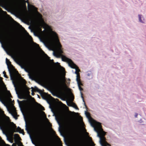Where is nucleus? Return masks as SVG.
Returning a JSON list of instances; mask_svg holds the SVG:
<instances>
[{
  "mask_svg": "<svg viewBox=\"0 0 146 146\" xmlns=\"http://www.w3.org/2000/svg\"><path fill=\"white\" fill-rule=\"evenodd\" d=\"M11 96L9 91L4 87L0 93V101L6 107L7 111L16 119H17V115L14 106L11 103Z\"/></svg>",
  "mask_w": 146,
  "mask_h": 146,
  "instance_id": "obj_1",
  "label": "nucleus"
},
{
  "mask_svg": "<svg viewBox=\"0 0 146 146\" xmlns=\"http://www.w3.org/2000/svg\"><path fill=\"white\" fill-rule=\"evenodd\" d=\"M85 114L91 125L94 127V130L97 133V136L100 138V143L101 145L102 146H110V145L106 141L104 136L106 133L102 128L101 123L91 118L88 112L85 111Z\"/></svg>",
  "mask_w": 146,
  "mask_h": 146,
  "instance_id": "obj_2",
  "label": "nucleus"
},
{
  "mask_svg": "<svg viewBox=\"0 0 146 146\" xmlns=\"http://www.w3.org/2000/svg\"><path fill=\"white\" fill-rule=\"evenodd\" d=\"M65 76L64 70L63 68L61 67L60 69L59 76L58 80L54 83V86L60 94L66 97L67 96L64 92V87L66 86Z\"/></svg>",
  "mask_w": 146,
  "mask_h": 146,
  "instance_id": "obj_3",
  "label": "nucleus"
},
{
  "mask_svg": "<svg viewBox=\"0 0 146 146\" xmlns=\"http://www.w3.org/2000/svg\"><path fill=\"white\" fill-rule=\"evenodd\" d=\"M0 127L5 131L7 134L15 128V124L10 121L9 117L4 114L3 111H1L0 114Z\"/></svg>",
  "mask_w": 146,
  "mask_h": 146,
  "instance_id": "obj_4",
  "label": "nucleus"
},
{
  "mask_svg": "<svg viewBox=\"0 0 146 146\" xmlns=\"http://www.w3.org/2000/svg\"><path fill=\"white\" fill-rule=\"evenodd\" d=\"M76 124L79 127L85 139L87 140L89 146H94L95 144L92 141L91 138L89 137L88 133L86 132L85 129L84 127V124L82 122L81 117H80Z\"/></svg>",
  "mask_w": 146,
  "mask_h": 146,
  "instance_id": "obj_5",
  "label": "nucleus"
},
{
  "mask_svg": "<svg viewBox=\"0 0 146 146\" xmlns=\"http://www.w3.org/2000/svg\"><path fill=\"white\" fill-rule=\"evenodd\" d=\"M11 79L15 88L16 94L18 95L22 88L18 80L14 74H10Z\"/></svg>",
  "mask_w": 146,
  "mask_h": 146,
  "instance_id": "obj_6",
  "label": "nucleus"
},
{
  "mask_svg": "<svg viewBox=\"0 0 146 146\" xmlns=\"http://www.w3.org/2000/svg\"><path fill=\"white\" fill-rule=\"evenodd\" d=\"M68 90V96L69 98V100L66 101L67 105L70 106H72L76 109H77V107L75 104L72 102L74 99V97L70 91V89H67Z\"/></svg>",
  "mask_w": 146,
  "mask_h": 146,
  "instance_id": "obj_7",
  "label": "nucleus"
},
{
  "mask_svg": "<svg viewBox=\"0 0 146 146\" xmlns=\"http://www.w3.org/2000/svg\"><path fill=\"white\" fill-rule=\"evenodd\" d=\"M137 18L138 22L141 24H145L146 23V20L145 16L141 14L137 15Z\"/></svg>",
  "mask_w": 146,
  "mask_h": 146,
  "instance_id": "obj_8",
  "label": "nucleus"
},
{
  "mask_svg": "<svg viewBox=\"0 0 146 146\" xmlns=\"http://www.w3.org/2000/svg\"><path fill=\"white\" fill-rule=\"evenodd\" d=\"M137 122L143 125L146 122L145 119L143 117H140L138 119H137Z\"/></svg>",
  "mask_w": 146,
  "mask_h": 146,
  "instance_id": "obj_9",
  "label": "nucleus"
},
{
  "mask_svg": "<svg viewBox=\"0 0 146 146\" xmlns=\"http://www.w3.org/2000/svg\"><path fill=\"white\" fill-rule=\"evenodd\" d=\"M134 117L137 120V119H138L140 117H141V115L137 113H135L134 114Z\"/></svg>",
  "mask_w": 146,
  "mask_h": 146,
  "instance_id": "obj_10",
  "label": "nucleus"
},
{
  "mask_svg": "<svg viewBox=\"0 0 146 146\" xmlns=\"http://www.w3.org/2000/svg\"><path fill=\"white\" fill-rule=\"evenodd\" d=\"M42 96L43 99L46 100L47 99L48 96L46 93H43L42 94Z\"/></svg>",
  "mask_w": 146,
  "mask_h": 146,
  "instance_id": "obj_11",
  "label": "nucleus"
},
{
  "mask_svg": "<svg viewBox=\"0 0 146 146\" xmlns=\"http://www.w3.org/2000/svg\"><path fill=\"white\" fill-rule=\"evenodd\" d=\"M22 67L25 69H29V66L27 64L25 63H24L23 64Z\"/></svg>",
  "mask_w": 146,
  "mask_h": 146,
  "instance_id": "obj_12",
  "label": "nucleus"
},
{
  "mask_svg": "<svg viewBox=\"0 0 146 146\" xmlns=\"http://www.w3.org/2000/svg\"><path fill=\"white\" fill-rule=\"evenodd\" d=\"M17 131L20 133H22L23 135H24V132L23 130L21 129L20 127H18L17 129Z\"/></svg>",
  "mask_w": 146,
  "mask_h": 146,
  "instance_id": "obj_13",
  "label": "nucleus"
},
{
  "mask_svg": "<svg viewBox=\"0 0 146 146\" xmlns=\"http://www.w3.org/2000/svg\"><path fill=\"white\" fill-rule=\"evenodd\" d=\"M6 136L7 137V138L8 139V140H9L10 139V140H9V141L11 142V143H12V138H11V137H8L7 135V134H6Z\"/></svg>",
  "mask_w": 146,
  "mask_h": 146,
  "instance_id": "obj_14",
  "label": "nucleus"
},
{
  "mask_svg": "<svg viewBox=\"0 0 146 146\" xmlns=\"http://www.w3.org/2000/svg\"><path fill=\"white\" fill-rule=\"evenodd\" d=\"M44 121L46 123L48 124L49 123V121L48 119L46 118V117L45 116H44Z\"/></svg>",
  "mask_w": 146,
  "mask_h": 146,
  "instance_id": "obj_15",
  "label": "nucleus"
},
{
  "mask_svg": "<svg viewBox=\"0 0 146 146\" xmlns=\"http://www.w3.org/2000/svg\"><path fill=\"white\" fill-rule=\"evenodd\" d=\"M22 80V86L24 87L25 86V80Z\"/></svg>",
  "mask_w": 146,
  "mask_h": 146,
  "instance_id": "obj_16",
  "label": "nucleus"
},
{
  "mask_svg": "<svg viewBox=\"0 0 146 146\" xmlns=\"http://www.w3.org/2000/svg\"><path fill=\"white\" fill-rule=\"evenodd\" d=\"M15 136L16 137L17 139L18 140H19L20 138L19 137L18 135L17 134H15Z\"/></svg>",
  "mask_w": 146,
  "mask_h": 146,
  "instance_id": "obj_17",
  "label": "nucleus"
},
{
  "mask_svg": "<svg viewBox=\"0 0 146 146\" xmlns=\"http://www.w3.org/2000/svg\"><path fill=\"white\" fill-rule=\"evenodd\" d=\"M91 74V72H88L86 73V75L88 77L90 76Z\"/></svg>",
  "mask_w": 146,
  "mask_h": 146,
  "instance_id": "obj_18",
  "label": "nucleus"
},
{
  "mask_svg": "<svg viewBox=\"0 0 146 146\" xmlns=\"http://www.w3.org/2000/svg\"><path fill=\"white\" fill-rule=\"evenodd\" d=\"M26 36L28 37V38H29L30 39H31V36L29 35L28 33H26Z\"/></svg>",
  "mask_w": 146,
  "mask_h": 146,
  "instance_id": "obj_19",
  "label": "nucleus"
},
{
  "mask_svg": "<svg viewBox=\"0 0 146 146\" xmlns=\"http://www.w3.org/2000/svg\"><path fill=\"white\" fill-rule=\"evenodd\" d=\"M3 74L4 75V76L6 78H7V76L6 75V73L5 72V71H3Z\"/></svg>",
  "mask_w": 146,
  "mask_h": 146,
  "instance_id": "obj_20",
  "label": "nucleus"
},
{
  "mask_svg": "<svg viewBox=\"0 0 146 146\" xmlns=\"http://www.w3.org/2000/svg\"><path fill=\"white\" fill-rule=\"evenodd\" d=\"M31 91H32V93H31V94H32V95H34V93H33V92L34 91H35V90H34V89H33V88H32V90H31Z\"/></svg>",
  "mask_w": 146,
  "mask_h": 146,
  "instance_id": "obj_21",
  "label": "nucleus"
},
{
  "mask_svg": "<svg viewBox=\"0 0 146 146\" xmlns=\"http://www.w3.org/2000/svg\"><path fill=\"white\" fill-rule=\"evenodd\" d=\"M40 108L41 110H44V109L43 107H42V106H41V105H40Z\"/></svg>",
  "mask_w": 146,
  "mask_h": 146,
  "instance_id": "obj_22",
  "label": "nucleus"
},
{
  "mask_svg": "<svg viewBox=\"0 0 146 146\" xmlns=\"http://www.w3.org/2000/svg\"><path fill=\"white\" fill-rule=\"evenodd\" d=\"M0 11H1V13H5V12H4L3 11H2L1 9L0 8Z\"/></svg>",
  "mask_w": 146,
  "mask_h": 146,
  "instance_id": "obj_23",
  "label": "nucleus"
},
{
  "mask_svg": "<svg viewBox=\"0 0 146 146\" xmlns=\"http://www.w3.org/2000/svg\"><path fill=\"white\" fill-rule=\"evenodd\" d=\"M10 47L12 49H14L12 45H10Z\"/></svg>",
  "mask_w": 146,
  "mask_h": 146,
  "instance_id": "obj_24",
  "label": "nucleus"
},
{
  "mask_svg": "<svg viewBox=\"0 0 146 146\" xmlns=\"http://www.w3.org/2000/svg\"><path fill=\"white\" fill-rule=\"evenodd\" d=\"M2 82V78H1L0 77V82Z\"/></svg>",
  "mask_w": 146,
  "mask_h": 146,
  "instance_id": "obj_25",
  "label": "nucleus"
},
{
  "mask_svg": "<svg viewBox=\"0 0 146 146\" xmlns=\"http://www.w3.org/2000/svg\"><path fill=\"white\" fill-rule=\"evenodd\" d=\"M5 146H11L8 144H5Z\"/></svg>",
  "mask_w": 146,
  "mask_h": 146,
  "instance_id": "obj_26",
  "label": "nucleus"
},
{
  "mask_svg": "<svg viewBox=\"0 0 146 146\" xmlns=\"http://www.w3.org/2000/svg\"><path fill=\"white\" fill-rule=\"evenodd\" d=\"M56 120H57V121L58 122V121L57 119V118H56Z\"/></svg>",
  "mask_w": 146,
  "mask_h": 146,
  "instance_id": "obj_27",
  "label": "nucleus"
},
{
  "mask_svg": "<svg viewBox=\"0 0 146 146\" xmlns=\"http://www.w3.org/2000/svg\"><path fill=\"white\" fill-rule=\"evenodd\" d=\"M1 140V137H0V141Z\"/></svg>",
  "mask_w": 146,
  "mask_h": 146,
  "instance_id": "obj_28",
  "label": "nucleus"
},
{
  "mask_svg": "<svg viewBox=\"0 0 146 146\" xmlns=\"http://www.w3.org/2000/svg\"><path fill=\"white\" fill-rule=\"evenodd\" d=\"M13 145H14V144H13V146H15V145H13Z\"/></svg>",
  "mask_w": 146,
  "mask_h": 146,
  "instance_id": "obj_29",
  "label": "nucleus"
},
{
  "mask_svg": "<svg viewBox=\"0 0 146 146\" xmlns=\"http://www.w3.org/2000/svg\"><path fill=\"white\" fill-rule=\"evenodd\" d=\"M7 58H6V61H7Z\"/></svg>",
  "mask_w": 146,
  "mask_h": 146,
  "instance_id": "obj_30",
  "label": "nucleus"
},
{
  "mask_svg": "<svg viewBox=\"0 0 146 146\" xmlns=\"http://www.w3.org/2000/svg\"><path fill=\"white\" fill-rule=\"evenodd\" d=\"M42 113H44V112H42Z\"/></svg>",
  "mask_w": 146,
  "mask_h": 146,
  "instance_id": "obj_31",
  "label": "nucleus"
}]
</instances>
